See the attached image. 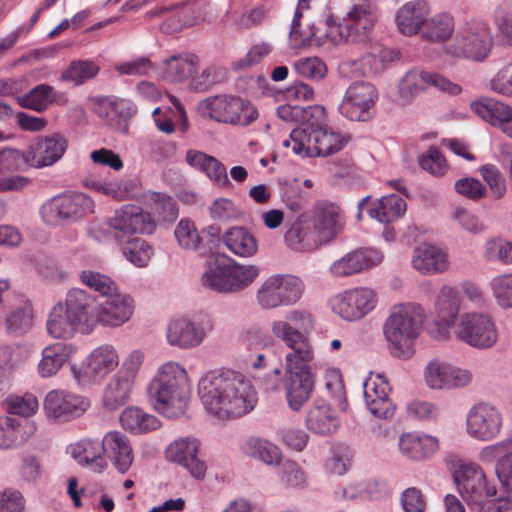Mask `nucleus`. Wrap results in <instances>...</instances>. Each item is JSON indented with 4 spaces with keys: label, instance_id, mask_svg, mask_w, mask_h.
Returning <instances> with one entry per match:
<instances>
[{
    "label": "nucleus",
    "instance_id": "obj_1",
    "mask_svg": "<svg viewBox=\"0 0 512 512\" xmlns=\"http://www.w3.org/2000/svg\"><path fill=\"white\" fill-rule=\"evenodd\" d=\"M310 0H299L291 23L289 38L292 47L304 48L321 45L328 38L335 44H368L371 33L380 18L377 0H353V4L342 19L328 16L318 24L312 23L300 31V19L309 9Z\"/></svg>",
    "mask_w": 512,
    "mask_h": 512
},
{
    "label": "nucleus",
    "instance_id": "obj_2",
    "mask_svg": "<svg viewBox=\"0 0 512 512\" xmlns=\"http://www.w3.org/2000/svg\"><path fill=\"white\" fill-rule=\"evenodd\" d=\"M198 394L207 413L219 420L245 416L258 401L251 381L241 372L230 369L210 371L202 376Z\"/></svg>",
    "mask_w": 512,
    "mask_h": 512
},
{
    "label": "nucleus",
    "instance_id": "obj_3",
    "mask_svg": "<svg viewBox=\"0 0 512 512\" xmlns=\"http://www.w3.org/2000/svg\"><path fill=\"white\" fill-rule=\"evenodd\" d=\"M190 392L187 371L175 361L159 366L147 387L151 405L167 418H178L185 413Z\"/></svg>",
    "mask_w": 512,
    "mask_h": 512
},
{
    "label": "nucleus",
    "instance_id": "obj_4",
    "mask_svg": "<svg viewBox=\"0 0 512 512\" xmlns=\"http://www.w3.org/2000/svg\"><path fill=\"white\" fill-rule=\"evenodd\" d=\"M92 295L86 290L73 288L63 301L56 303L47 318V333L54 339L68 340L77 333L92 332L90 311Z\"/></svg>",
    "mask_w": 512,
    "mask_h": 512
},
{
    "label": "nucleus",
    "instance_id": "obj_5",
    "mask_svg": "<svg viewBox=\"0 0 512 512\" xmlns=\"http://www.w3.org/2000/svg\"><path fill=\"white\" fill-rule=\"evenodd\" d=\"M425 314L416 303H404L392 307L383 325V333L393 356L400 357L422 329Z\"/></svg>",
    "mask_w": 512,
    "mask_h": 512
},
{
    "label": "nucleus",
    "instance_id": "obj_6",
    "mask_svg": "<svg viewBox=\"0 0 512 512\" xmlns=\"http://www.w3.org/2000/svg\"><path fill=\"white\" fill-rule=\"evenodd\" d=\"M493 33L489 24L478 19H471L461 25L445 50L454 57L483 61L491 52Z\"/></svg>",
    "mask_w": 512,
    "mask_h": 512
},
{
    "label": "nucleus",
    "instance_id": "obj_7",
    "mask_svg": "<svg viewBox=\"0 0 512 512\" xmlns=\"http://www.w3.org/2000/svg\"><path fill=\"white\" fill-rule=\"evenodd\" d=\"M345 144V138L337 132L314 128H296L290 133V138L283 141V146L291 148L292 152L301 156H329L340 151Z\"/></svg>",
    "mask_w": 512,
    "mask_h": 512
},
{
    "label": "nucleus",
    "instance_id": "obj_8",
    "mask_svg": "<svg viewBox=\"0 0 512 512\" xmlns=\"http://www.w3.org/2000/svg\"><path fill=\"white\" fill-rule=\"evenodd\" d=\"M94 200L81 192L64 193L46 201L40 208L45 224L56 226L62 223H76L94 213Z\"/></svg>",
    "mask_w": 512,
    "mask_h": 512
},
{
    "label": "nucleus",
    "instance_id": "obj_9",
    "mask_svg": "<svg viewBox=\"0 0 512 512\" xmlns=\"http://www.w3.org/2000/svg\"><path fill=\"white\" fill-rule=\"evenodd\" d=\"M303 281L293 275L276 274L268 277L258 288L257 304L265 310L293 306L304 292Z\"/></svg>",
    "mask_w": 512,
    "mask_h": 512
},
{
    "label": "nucleus",
    "instance_id": "obj_10",
    "mask_svg": "<svg viewBox=\"0 0 512 512\" xmlns=\"http://www.w3.org/2000/svg\"><path fill=\"white\" fill-rule=\"evenodd\" d=\"M90 322L92 331L100 325L105 328H118L127 323L133 316L135 303L133 298L119 289L101 299L98 303L92 296Z\"/></svg>",
    "mask_w": 512,
    "mask_h": 512
},
{
    "label": "nucleus",
    "instance_id": "obj_11",
    "mask_svg": "<svg viewBox=\"0 0 512 512\" xmlns=\"http://www.w3.org/2000/svg\"><path fill=\"white\" fill-rule=\"evenodd\" d=\"M504 423L502 411L486 402L473 405L466 415V433L473 440L491 442L501 434Z\"/></svg>",
    "mask_w": 512,
    "mask_h": 512
},
{
    "label": "nucleus",
    "instance_id": "obj_12",
    "mask_svg": "<svg viewBox=\"0 0 512 512\" xmlns=\"http://www.w3.org/2000/svg\"><path fill=\"white\" fill-rule=\"evenodd\" d=\"M377 99L378 91L373 84L356 81L346 89L338 111L350 121L366 122L372 118Z\"/></svg>",
    "mask_w": 512,
    "mask_h": 512
},
{
    "label": "nucleus",
    "instance_id": "obj_13",
    "mask_svg": "<svg viewBox=\"0 0 512 512\" xmlns=\"http://www.w3.org/2000/svg\"><path fill=\"white\" fill-rule=\"evenodd\" d=\"M455 336L467 345L487 349L497 341V330L491 318L483 313H465L454 327Z\"/></svg>",
    "mask_w": 512,
    "mask_h": 512
},
{
    "label": "nucleus",
    "instance_id": "obj_14",
    "mask_svg": "<svg viewBox=\"0 0 512 512\" xmlns=\"http://www.w3.org/2000/svg\"><path fill=\"white\" fill-rule=\"evenodd\" d=\"M204 105L210 118L227 124L247 126L258 117V111L239 97L216 96L207 98Z\"/></svg>",
    "mask_w": 512,
    "mask_h": 512
},
{
    "label": "nucleus",
    "instance_id": "obj_15",
    "mask_svg": "<svg viewBox=\"0 0 512 512\" xmlns=\"http://www.w3.org/2000/svg\"><path fill=\"white\" fill-rule=\"evenodd\" d=\"M454 478L461 496L470 504L483 505L496 494V489L489 487L484 470L476 463H462Z\"/></svg>",
    "mask_w": 512,
    "mask_h": 512
},
{
    "label": "nucleus",
    "instance_id": "obj_16",
    "mask_svg": "<svg viewBox=\"0 0 512 512\" xmlns=\"http://www.w3.org/2000/svg\"><path fill=\"white\" fill-rule=\"evenodd\" d=\"M376 303L374 290L358 287L337 295L332 301V309L341 318L355 321L369 314L376 307Z\"/></svg>",
    "mask_w": 512,
    "mask_h": 512
},
{
    "label": "nucleus",
    "instance_id": "obj_17",
    "mask_svg": "<svg viewBox=\"0 0 512 512\" xmlns=\"http://www.w3.org/2000/svg\"><path fill=\"white\" fill-rule=\"evenodd\" d=\"M429 87H435L450 94H457L461 90L457 84L438 73L429 72L421 68H413L406 72L400 80L399 94L405 101H410L418 93Z\"/></svg>",
    "mask_w": 512,
    "mask_h": 512
},
{
    "label": "nucleus",
    "instance_id": "obj_18",
    "mask_svg": "<svg viewBox=\"0 0 512 512\" xmlns=\"http://www.w3.org/2000/svg\"><path fill=\"white\" fill-rule=\"evenodd\" d=\"M107 224L116 236L152 234L155 230V220L151 214L133 204H126L117 209L107 220Z\"/></svg>",
    "mask_w": 512,
    "mask_h": 512
},
{
    "label": "nucleus",
    "instance_id": "obj_19",
    "mask_svg": "<svg viewBox=\"0 0 512 512\" xmlns=\"http://www.w3.org/2000/svg\"><path fill=\"white\" fill-rule=\"evenodd\" d=\"M200 443L193 437H181L167 447L166 458L183 467L195 479H203L207 466L199 455Z\"/></svg>",
    "mask_w": 512,
    "mask_h": 512
},
{
    "label": "nucleus",
    "instance_id": "obj_20",
    "mask_svg": "<svg viewBox=\"0 0 512 512\" xmlns=\"http://www.w3.org/2000/svg\"><path fill=\"white\" fill-rule=\"evenodd\" d=\"M67 147V140L61 134L38 137L26 148L28 166L38 169L52 166L63 157Z\"/></svg>",
    "mask_w": 512,
    "mask_h": 512
},
{
    "label": "nucleus",
    "instance_id": "obj_21",
    "mask_svg": "<svg viewBox=\"0 0 512 512\" xmlns=\"http://www.w3.org/2000/svg\"><path fill=\"white\" fill-rule=\"evenodd\" d=\"M480 462H495V474L502 487L512 492V439L507 438L494 444L482 447L477 455Z\"/></svg>",
    "mask_w": 512,
    "mask_h": 512
},
{
    "label": "nucleus",
    "instance_id": "obj_22",
    "mask_svg": "<svg viewBox=\"0 0 512 512\" xmlns=\"http://www.w3.org/2000/svg\"><path fill=\"white\" fill-rule=\"evenodd\" d=\"M311 223L313 230L323 245L330 243L341 233L344 219L337 205L327 201H320L312 209Z\"/></svg>",
    "mask_w": 512,
    "mask_h": 512
},
{
    "label": "nucleus",
    "instance_id": "obj_23",
    "mask_svg": "<svg viewBox=\"0 0 512 512\" xmlns=\"http://www.w3.org/2000/svg\"><path fill=\"white\" fill-rule=\"evenodd\" d=\"M206 337L204 326L185 317L171 319L166 326V340L172 347L189 350L200 346Z\"/></svg>",
    "mask_w": 512,
    "mask_h": 512
},
{
    "label": "nucleus",
    "instance_id": "obj_24",
    "mask_svg": "<svg viewBox=\"0 0 512 512\" xmlns=\"http://www.w3.org/2000/svg\"><path fill=\"white\" fill-rule=\"evenodd\" d=\"M382 260L383 254L377 249H358L334 261L330 272L335 277H346L377 266Z\"/></svg>",
    "mask_w": 512,
    "mask_h": 512
},
{
    "label": "nucleus",
    "instance_id": "obj_25",
    "mask_svg": "<svg viewBox=\"0 0 512 512\" xmlns=\"http://www.w3.org/2000/svg\"><path fill=\"white\" fill-rule=\"evenodd\" d=\"M363 388L366 405L372 415L380 419L393 416L395 406L388 396L390 387L384 376L370 377L364 382Z\"/></svg>",
    "mask_w": 512,
    "mask_h": 512
},
{
    "label": "nucleus",
    "instance_id": "obj_26",
    "mask_svg": "<svg viewBox=\"0 0 512 512\" xmlns=\"http://www.w3.org/2000/svg\"><path fill=\"white\" fill-rule=\"evenodd\" d=\"M315 388V374L312 371L284 372V390L288 406L300 411L310 399Z\"/></svg>",
    "mask_w": 512,
    "mask_h": 512
},
{
    "label": "nucleus",
    "instance_id": "obj_27",
    "mask_svg": "<svg viewBox=\"0 0 512 512\" xmlns=\"http://www.w3.org/2000/svg\"><path fill=\"white\" fill-rule=\"evenodd\" d=\"M313 329V316L303 309H293L285 314L284 319L275 320L271 324L272 334L282 339L308 338Z\"/></svg>",
    "mask_w": 512,
    "mask_h": 512
},
{
    "label": "nucleus",
    "instance_id": "obj_28",
    "mask_svg": "<svg viewBox=\"0 0 512 512\" xmlns=\"http://www.w3.org/2000/svg\"><path fill=\"white\" fill-rule=\"evenodd\" d=\"M136 110L127 99L114 96L103 97L98 100L96 106L97 115L111 128L119 131H127L128 120Z\"/></svg>",
    "mask_w": 512,
    "mask_h": 512
},
{
    "label": "nucleus",
    "instance_id": "obj_29",
    "mask_svg": "<svg viewBox=\"0 0 512 512\" xmlns=\"http://www.w3.org/2000/svg\"><path fill=\"white\" fill-rule=\"evenodd\" d=\"M120 363L117 349L111 344L94 348L86 358L85 374L93 382H100Z\"/></svg>",
    "mask_w": 512,
    "mask_h": 512
},
{
    "label": "nucleus",
    "instance_id": "obj_30",
    "mask_svg": "<svg viewBox=\"0 0 512 512\" xmlns=\"http://www.w3.org/2000/svg\"><path fill=\"white\" fill-rule=\"evenodd\" d=\"M431 7L427 0H412L400 7L396 13V24L405 36H413L425 26Z\"/></svg>",
    "mask_w": 512,
    "mask_h": 512
},
{
    "label": "nucleus",
    "instance_id": "obj_31",
    "mask_svg": "<svg viewBox=\"0 0 512 512\" xmlns=\"http://www.w3.org/2000/svg\"><path fill=\"white\" fill-rule=\"evenodd\" d=\"M472 111L488 123L499 127L510 136L512 130V107L493 98H481L471 103Z\"/></svg>",
    "mask_w": 512,
    "mask_h": 512
},
{
    "label": "nucleus",
    "instance_id": "obj_32",
    "mask_svg": "<svg viewBox=\"0 0 512 512\" xmlns=\"http://www.w3.org/2000/svg\"><path fill=\"white\" fill-rule=\"evenodd\" d=\"M84 400L63 390L50 391L44 400V408L50 416L59 420H67L85 411Z\"/></svg>",
    "mask_w": 512,
    "mask_h": 512
},
{
    "label": "nucleus",
    "instance_id": "obj_33",
    "mask_svg": "<svg viewBox=\"0 0 512 512\" xmlns=\"http://www.w3.org/2000/svg\"><path fill=\"white\" fill-rule=\"evenodd\" d=\"M69 449L71 456L79 465L88 467L98 473L106 469L107 461L105 459L103 440L81 439L70 445Z\"/></svg>",
    "mask_w": 512,
    "mask_h": 512
},
{
    "label": "nucleus",
    "instance_id": "obj_34",
    "mask_svg": "<svg viewBox=\"0 0 512 512\" xmlns=\"http://www.w3.org/2000/svg\"><path fill=\"white\" fill-rule=\"evenodd\" d=\"M105 454L111 459L116 470L122 474L131 467L134 454L129 438L119 432L110 431L103 438Z\"/></svg>",
    "mask_w": 512,
    "mask_h": 512
},
{
    "label": "nucleus",
    "instance_id": "obj_35",
    "mask_svg": "<svg viewBox=\"0 0 512 512\" xmlns=\"http://www.w3.org/2000/svg\"><path fill=\"white\" fill-rule=\"evenodd\" d=\"M398 446L400 453L407 459L421 461L438 451L439 442L434 436L409 432L401 435Z\"/></svg>",
    "mask_w": 512,
    "mask_h": 512
},
{
    "label": "nucleus",
    "instance_id": "obj_36",
    "mask_svg": "<svg viewBox=\"0 0 512 512\" xmlns=\"http://www.w3.org/2000/svg\"><path fill=\"white\" fill-rule=\"evenodd\" d=\"M412 266L422 274H436L449 267L447 254L439 247L428 243L417 246L412 255Z\"/></svg>",
    "mask_w": 512,
    "mask_h": 512
},
{
    "label": "nucleus",
    "instance_id": "obj_37",
    "mask_svg": "<svg viewBox=\"0 0 512 512\" xmlns=\"http://www.w3.org/2000/svg\"><path fill=\"white\" fill-rule=\"evenodd\" d=\"M288 352L285 354L284 372L312 371L314 349L309 338L282 339Z\"/></svg>",
    "mask_w": 512,
    "mask_h": 512
},
{
    "label": "nucleus",
    "instance_id": "obj_38",
    "mask_svg": "<svg viewBox=\"0 0 512 512\" xmlns=\"http://www.w3.org/2000/svg\"><path fill=\"white\" fill-rule=\"evenodd\" d=\"M76 346L67 342H55L41 352L38 373L42 378L56 375L68 359L76 352Z\"/></svg>",
    "mask_w": 512,
    "mask_h": 512
},
{
    "label": "nucleus",
    "instance_id": "obj_39",
    "mask_svg": "<svg viewBox=\"0 0 512 512\" xmlns=\"http://www.w3.org/2000/svg\"><path fill=\"white\" fill-rule=\"evenodd\" d=\"M305 423L310 431L321 435L332 434L339 427L337 417L324 399L314 400L307 412Z\"/></svg>",
    "mask_w": 512,
    "mask_h": 512
},
{
    "label": "nucleus",
    "instance_id": "obj_40",
    "mask_svg": "<svg viewBox=\"0 0 512 512\" xmlns=\"http://www.w3.org/2000/svg\"><path fill=\"white\" fill-rule=\"evenodd\" d=\"M226 248L241 258L253 257L258 251V241L253 232L243 226H233L222 235Z\"/></svg>",
    "mask_w": 512,
    "mask_h": 512
},
{
    "label": "nucleus",
    "instance_id": "obj_41",
    "mask_svg": "<svg viewBox=\"0 0 512 512\" xmlns=\"http://www.w3.org/2000/svg\"><path fill=\"white\" fill-rule=\"evenodd\" d=\"M284 241L297 252H310L322 245L312 226L301 219L295 220L285 232Z\"/></svg>",
    "mask_w": 512,
    "mask_h": 512
},
{
    "label": "nucleus",
    "instance_id": "obj_42",
    "mask_svg": "<svg viewBox=\"0 0 512 512\" xmlns=\"http://www.w3.org/2000/svg\"><path fill=\"white\" fill-rule=\"evenodd\" d=\"M201 283L210 290L219 293H230L229 259L214 258L207 260Z\"/></svg>",
    "mask_w": 512,
    "mask_h": 512
},
{
    "label": "nucleus",
    "instance_id": "obj_43",
    "mask_svg": "<svg viewBox=\"0 0 512 512\" xmlns=\"http://www.w3.org/2000/svg\"><path fill=\"white\" fill-rule=\"evenodd\" d=\"M134 385L123 376L115 373L103 390L102 403L108 410H117L129 400Z\"/></svg>",
    "mask_w": 512,
    "mask_h": 512
},
{
    "label": "nucleus",
    "instance_id": "obj_44",
    "mask_svg": "<svg viewBox=\"0 0 512 512\" xmlns=\"http://www.w3.org/2000/svg\"><path fill=\"white\" fill-rule=\"evenodd\" d=\"M455 31L454 17L448 12H439L428 17L421 30V38L434 43H444Z\"/></svg>",
    "mask_w": 512,
    "mask_h": 512
},
{
    "label": "nucleus",
    "instance_id": "obj_45",
    "mask_svg": "<svg viewBox=\"0 0 512 512\" xmlns=\"http://www.w3.org/2000/svg\"><path fill=\"white\" fill-rule=\"evenodd\" d=\"M122 427L133 434H145L160 427L159 419L138 407H128L120 415Z\"/></svg>",
    "mask_w": 512,
    "mask_h": 512
},
{
    "label": "nucleus",
    "instance_id": "obj_46",
    "mask_svg": "<svg viewBox=\"0 0 512 512\" xmlns=\"http://www.w3.org/2000/svg\"><path fill=\"white\" fill-rule=\"evenodd\" d=\"M4 328L8 335L18 337L26 334L33 326V309L30 303L22 302L12 307L4 318Z\"/></svg>",
    "mask_w": 512,
    "mask_h": 512
},
{
    "label": "nucleus",
    "instance_id": "obj_47",
    "mask_svg": "<svg viewBox=\"0 0 512 512\" xmlns=\"http://www.w3.org/2000/svg\"><path fill=\"white\" fill-rule=\"evenodd\" d=\"M460 297L457 290L444 285L435 301V312L439 321L444 325H452L460 311Z\"/></svg>",
    "mask_w": 512,
    "mask_h": 512
},
{
    "label": "nucleus",
    "instance_id": "obj_48",
    "mask_svg": "<svg viewBox=\"0 0 512 512\" xmlns=\"http://www.w3.org/2000/svg\"><path fill=\"white\" fill-rule=\"evenodd\" d=\"M198 62L194 54L173 55L164 61L163 76L171 82L183 81L192 75Z\"/></svg>",
    "mask_w": 512,
    "mask_h": 512
},
{
    "label": "nucleus",
    "instance_id": "obj_49",
    "mask_svg": "<svg viewBox=\"0 0 512 512\" xmlns=\"http://www.w3.org/2000/svg\"><path fill=\"white\" fill-rule=\"evenodd\" d=\"M406 211V202L399 196H383L368 209L369 215L381 223H390Z\"/></svg>",
    "mask_w": 512,
    "mask_h": 512
},
{
    "label": "nucleus",
    "instance_id": "obj_50",
    "mask_svg": "<svg viewBox=\"0 0 512 512\" xmlns=\"http://www.w3.org/2000/svg\"><path fill=\"white\" fill-rule=\"evenodd\" d=\"M340 73L345 77H369L383 71V65L378 61L372 47L370 51L357 60H347L340 64Z\"/></svg>",
    "mask_w": 512,
    "mask_h": 512
},
{
    "label": "nucleus",
    "instance_id": "obj_51",
    "mask_svg": "<svg viewBox=\"0 0 512 512\" xmlns=\"http://www.w3.org/2000/svg\"><path fill=\"white\" fill-rule=\"evenodd\" d=\"M58 96L59 94L51 85L39 84L23 95L19 103L25 108L43 112L57 101Z\"/></svg>",
    "mask_w": 512,
    "mask_h": 512
},
{
    "label": "nucleus",
    "instance_id": "obj_52",
    "mask_svg": "<svg viewBox=\"0 0 512 512\" xmlns=\"http://www.w3.org/2000/svg\"><path fill=\"white\" fill-rule=\"evenodd\" d=\"M245 452L250 457L268 465L279 464L282 458V453L278 446L261 438L249 439L245 445Z\"/></svg>",
    "mask_w": 512,
    "mask_h": 512
},
{
    "label": "nucleus",
    "instance_id": "obj_53",
    "mask_svg": "<svg viewBox=\"0 0 512 512\" xmlns=\"http://www.w3.org/2000/svg\"><path fill=\"white\" fill-rule=\"evenodd\" d=\"M122 253L127 261L136 267L148 265L153 254V247L144 239L131 238L122 245Z\"/></svg>",
    "mask_w": 512,
    "mask_h": 512
},
{
    "label": "nucleus",
    "instance_id": "obj_54",
    "mask_svg": "<svg viewBox=\"0 0 512 512\" xmlns=\"http://www.w3.org/2000/svg\"><path fill=\"white\" fill-rule=\"evenodd\" d=\"M259 275V268L255 265H242L229 259L230 293L244 290Z\"/></svg>",
    "mask_w": 512,
    "mask_h": 512
},
{
    "label": "nucleus",
    "instance_id": "obj_55",
    "mask_svg": "<svg viewBox=\"0 0 512 512\" xmlns=\"http://www.w3.org/2000/svg\"><path fill=\"white\" fill-rule=\"evenodd\" d=\"M150 208L156 218L155 223H173L178 217V209L173 199L159 192H154L150 196Z\"/></svg>",
    "mask_w": 512,
    "mask_h": 512
},
{
    "label": "nucleus",
    "instance_id": "obj_56",
    "mask_svg": "<svg viewBox=\"0 0 512 512\" xmlns=\"http://www.w3.org/2000/svg\"><path fill=\"white\" fill-rule=\"evenodd\" d=\"M79 278L85 286L97 292L102 299L118 290L114 280L98 271L83 270L80 272Z\"/></svg>",
    "mask_w": 512,
    "mask_h": 512
},
{
    "label": "nucleus",
    "instance_id": "obj_57",
    "mask_svg": "<svg viewBox=\"0 0 512 512\" xmlns=\"http://www.w3.org/2000/svg\"><path fill=\"white\" fill-rule=\"evenodd\" d=\"M320 112L321 109L319 106L283 104L277 108V115L280 119L285 122H295L300 124L309 123L311 119Z\"/></svg>",
    "mask_w": 512,
    "mask_h": 512
},
{
    "label": "nucleus",
    "instance_id": "obj_58",
    "mask_svg": "<svg viewBox=\"0 0 512 512\" xmlns=\"http://www.w3.org/2000/svg\"><path fill=\"white\" fill-rule=\"evenodd\" d=\"M227 77V70L210 65L202 70L198 75H195L190 83L191 88L197 92H206L214 85L223 82Z\"/></svg>",
    "mask_w": 512,
    "mask_h": 512
},
{
    "label": "nucleus",
    "instance_id": "obj_59",
    "mask_svg": "<svg viewBox=\"0 0 512 512\" xmlns=\"http://www.w3.org/2000/svg\"><path fill=\"white\" fill-rule=\"evenodd\" d=\"M449 363L433 359L424 369V380L431 389H447Z\"/></svg>",
    "mask_w": 512,
    "mask_h": 512
},
{
    "label": "nucleus",
    "instance_id": "obj_60",
    "mask_svg": "<svg viewBox=\"0 0 512 512\" xmlns=\"http://www.w3.org/2000/svg\"><path fill=\"white\" fill-rule=\"evenodd\" d=\"M98 71L99 67L91 61H74L62 73L61 78L63 80L73 81L76 84H82L94 78Z\"/></svg>",
    "mask_w": 512,
    "mask_h": 512
},
{
    "label": "nucleus",
    "instance_id": "obj_61",
    "mask_svg": "<svg viewBox=\"0 0 512 512\" xmlns=\"http://www.w3.org/2000/svg\"><path fill=\"white\" fill-rule=\"evenodd\" d=\"M484 258L503 264L512 262V243L503 238H491L485 243Z\"/></svg>",
    "mask_w": 512,
    "mask_h": 512
},
{
    "label": "nucleus",
    "instance_id": "obj_62",
    "mask_svg": "<svg viewBox=\"0 0 512 512\" xmlns=\"http://www.w3.org/2000/svg\"><path fill=\"white\" fill-rule=\"evenodd\" d=\"M294 70L304 78L321 80L327 74L326 64L318 57H306L295 61Z\"/></svg>",
    "mask_w": 512,
    "mask_h": 512
},
{
    "label": "nucleus",
    "instance_id": "obj_63",
    "mask_svg": "<svg viewBox=\"0 0 512 512\" xmlns=\"http://www.w3.org/2000/svg\"><path fill=\"white\" fill-rule=\"evenodd\" d=\"M174 235L178 244L187 250H196L200 245V237L193 222L182 219L176 226Z\"/></svg>",
    "mask_w": 512,
    "mask_h": 512
},
{
    "label": "nucleus",
    "instance_id": "obj_64",
    "mask_svg": "<svg viewBox=\"0 0 512 512\" xmlns=\"http://www.w3.org/2000/svg\"><path fill=\"white\" fill-rule=\"evenodd\" d=\"M491 288L500 306L512 307V274L493 278Z\"/></svg>",
    "mask_w": 512,
    "mask_h": 512
}]
</instances>
